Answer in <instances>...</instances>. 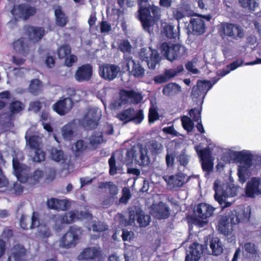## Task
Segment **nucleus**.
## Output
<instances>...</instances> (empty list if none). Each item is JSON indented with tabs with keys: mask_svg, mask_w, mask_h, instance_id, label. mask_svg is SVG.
Instances as JSON below:
<instances>
[{
	"mask_svg": "<svg viewBox=\"0 0 261 261\" xmlns=\"http://www.w3.org/2000/svg\"><path fill=\"white\" fill-rule=\"evenodd\" d=\"M39 139V136L37 135L30 136L28 139H27V141L31 149L35 150L40 148Z\"/></svg>",
	"mask_w": 261,
	"mask_h": 261,
	"instance_id": "nucleus-48",
	"label": "nucleus"
},
{
	"mask_svg": "<svg viewBox=\"0 0 261 261\" xmlns=\"http://www.w3.org/2000/svg\"><path fill=\"white\" fill-rule=\"evenodd\" d=\"M99 74L105 80H113L114 79V65L104 64L99 66Z\"/></svg>",
	"mask_w": 261,
	"mask_h": 261,
	"instance_id": "nucleus-24",
	"label": "nucleus"
},
{
	"mask_svg": "<svg viewBox=\"0 0 261 261\" xmlns=\"http://www.w3.org/2000/svg\"><path fill=\"white\" fill-rule=\"evenodd\" d=\"M228 181L218 179L214 183L213 188L215 192V199L221 205L222 208L229 206L231 202L227 198L235 196L238 192L239 187L233 184V179L230 176Z\"/></svg>",
	"mask_w": 261,
	"mask_h": 261,
	"instance_id": "nucleus-2",
	"label": "nucleus"
},
{
	"mask_svg": "<svg viewBox=\"0 0 261 261\" xmlns=\"http://www.w3.org/2000/svg\"><path fill=\"white\" fill-rule=\"evenodd\" d=\"M41 108L42 103L39 100L33 101L30 104L29 109L35 113L39 112Z\"/></svg>",
	"mask_w": 261,
	"mask_h": 261,
	"instance_id": "nucleus-57",
	"label": "nucleus"
},
{
	"mask_svg": "<svg viewBox=\"0 0 261 261\" xmlns=\"http://www.w3.org/2000/svg\"><path fill=\"white\" fill-rule=\"evenodd\" d=\"M215 208L211 205L202 203L199 204L197 208V215L198 217V224L201 226H203L207 222V218L211 217Z\"/></svg>",
	"mask_w": 261,
	"mask_h": 261,
	"instance_id": "nucleus-12",
	"label": "nucleus"
},
{
	"mask_svg": "<svg viewBox=\"0 0 261 261\" xmlns=\"http://www.w3.org/2000/svg\"><path fill=\"white\" fill-rule=\"evenodd\" d=\"M184 68L182 66H179L175 69H169L165 71L166 74L169 80L170 78L177 75L178 73L182 71Z\"/></svg>",
	"mask_w": 261,
	"mask_h": 261,
	"instance_id": "nucleus-53",
	"label": "nucleus"
},
{
	"mask_svg": "<svg viewBox=\"0 0 261 261\" xmlns=\"http://www.w3.org/2000/svg\"><path fill=\"white\" fill-rule=\"evenodd\" d=\"M220 33L221 36H227L235 40L243 38L245 34L244 31L241 27L232 23L224 24Z\"/></svg>",
	"mask_w": 261,
	"mask_h": 261,
	"instance_id": "nucleus-10",
	"label": "nucleus"
},
{
	"mask_svg": "<svg viewBox=\"0 0 261 261\" xmlns=\"http://www.w3.org/2000/svg\"><path fill=\"white\" fill-rule=\"evenodd\" d=\"M28 90L32 95H38L42 91V82L38 79L32 80L28 87Z\"/></svg>",
	"mask_w": 261,
	"mask_h": 261,
	"instance_id": "nucleus-32",
	"label": "nucleus"
},
{
	"mask_svg": "<svg viewBox=\"0 0 261 261\" xmlns=\"http://www.w3.org/2000/svg\"><path fill=\"white\" fill-rule=\"evenodd\" d=\"M113 186V182L111 181L109 182H99L98 187L99 189H108L110 190L111 194H112V197H113L114 194L111 192L112 187Z\"/></svg>",
	"mask_w": 261,
	"mask_h": 261,
	"instance_id": "nucleus-61",
	"label": "nucleus"
},
{
	"mask_svg": "<svg viewBox=\"0 0 261 261\" xmlns=\"http://www.w3.org/2000/svg\"><path fill=\"white\" fill-rule=\"evenodd\" d=\"M140 58L147 62L148 67L154 69L160 61V57L157 51L150 47L142 48L140 52Z\"/></svg>",
	"mask_w": 261,
	"mask_h": 261,
	"instance_id": "nucleus-9",
	"label": "nucleus"
},
{
	"mask_svg": "<svg viewBox=\"0 0 261 261\" xmlns=\"http://www.w3.org/2000/svg\"><path fill=\"white\" fill-rule=\"evenodd\" d=\"M195 149L201 161L214 159L209 148H205L202 149L200 146H196Z\"/></svg>",
	"mask_w": 261,
	"mask_h": 261,
	"instance_id": "nucleus-39",
	"label": "nucleus"
},
{
	"mask_svg": "<svg viewBox=\"0 0 261 261\" xmlns=\"http://www.w3.org/2000/svg\"><path fill=\"white\" fill-rule=\"evenodd\" d=\"M77 212L70 211L59 216V220L61 224H70L74 222L77 218Z\"/></svg>",
	"mask_w": 261,
	"mask_h": 261,
	"instance_id": "nucleus-38",
	"label": "nucleus"
},
{
	"mask_svg": "<svg viewBox=\"0 0 261 261\" xmlns=\"http://www.w3.org/2000/svg\"><path fill=\"white\" fill-rule=\"evenodd\" d=\"M12 166L14 175L16 176L17 179L21 182H25V176H23L22 174L25 169L26 166L20 164L17 158L13 159Z\"/></svg>",
	"mask_w": 261,
	"mask_h": 261,
	"instance_id": "nucleus-25",
	"label": "nucleus"
},
{
	"mask_svg": "<svg viewBox=\"0 0 261 261\" xmlns=\"http://www.w3.org/2000/svg\"><path fill=\"white\" fill-rule=\"evenodd\" d=\"M87 148V144L83 140H79L75 143V151L77 153H81Z\"/></svg>",
	"mask_w": 261,
	"mask_h": 261,
	"instance_id": "nucleus-52",
	"label": "nucleus"
},
{
	"mask_svg": "<svg viewBox=\"0 0 261 261\" xmlns=\"http://www.w3.org/2000/svg\"><path fill=\"white\" fill-rule=\"evenodd\" d=\"M120 49L123 51L130 50L131 46L127 41H123L119 45Z\"/></svg>",
	"mask_w": 261,
	"mask_h": 261,
	"instance_id": "nucleus-64",
	"label": "nucleus"
},
{
	"mask_svg": "<svg viewBox=\"0 0 261 261\" xmlns=\"http://www.w3.org/2000/svg\"><path fill=\"white\" fill-rule=\"evenodd\" d=\"M128 69L132 75L136 77H142L145 73L144 69L138 63H136L134 60L130 59L127 63Z\"/></svg>",
	"mask_w": 261,
	"mask_h": 261,
	"instance_id": "nucleus-30",
	"label": "nucleus"
},
{
	"mask_svg": "<svg viewBox=\"0 0 261 261\" xmlns=\"http://www.w3.org/2000/svg\"><path fill=\"white\" fill-rule=\"evenodd\" d=\"M210 246L212 250V253L215 255H218L223 251L222 244L218 238H213Z\"/></svg>",
	"mask_w": 261,
	"mask_h": 261,
	"instance_id": "nucleus-37",
	"label": "nucleus"
},
{
	"mask_svg": "<svg viewBox=\"0 0 261 261\" xmlns=\"http://www.w3.org/2000/svg\"><path fill=\"white\" fill-rule=\"evenodd\" d=\"M189 28L192 30L195 34L200 35L203 33L205 31V24L203 18L200 17L192 18Z\"/></svg>",
	"mask_w": 261,
	"mask_h": 261,
	"instance_id": "nucleus-28",
	"label": "nucleus"
},
{
	"mask_svg": "<svg viewBox=\"0 0 261 261\" xmlns=\"http://www.w3.org/2000/svg\"><path fill=\"white\" fill-rule=\"evenodd\" d=\"M93 75V67L89 63L83 64L77 68L74 78L79 82L89 81Z\"/></svg>",
	"mask_w": 261,
	"mask_h": 261,
	"instance_id": "nucleus-14",
	"label": "nucleus"
},
{
	"mask_svg": "<svg viewBox=\"0 0 261 261\" xmlns=\"http://www.w3.org/2000/svg\"><path fill=\"white\" fill-rule=\"evenodd\" d=\"M26 31L30 39L35 42L40 41L46 33L45 29L41 27L29 26Z\"/></svg>",
	"mask_w": 261,
	"mask_h": 261,
	"instance_id": "nucleus-21",
	"label": "nucleus"
},
{
	"mask_svg": "<svg viewBox=\"0 0 261 261\" xmlns=\"http://www.w3.org/2000/svg\"><path fill=\"white\" fill-rule=\"evenodd\" d=\"M214 159L201 161L202 169L206 173L212 172L214 168Z\"/></svg>",
	"mask_w": 261,
	"mask_h": 261,
	"instance_id": "nucleus-51",
	"label": "nucleus"
},
{
	"mask_svg": "<svg viewBox=\"0 0 261 261\" xmlns=\"http://www.w3.org/2000/svg\"><path fill=\"white\" fill-rule=\"evenodd\" d=\"M160 50L162 54L170 61L181 57L186 53V47L178 44H168L163 43L160 47Z\"/></svg>",
	"mask_w": 261,
	"mask_h": 261,
	"instance_id": "nucleus-6",
	"label": "nucleus"
},
{
	"mask_svg": "<svg viewBox=\"0 0 261 261\" xmlns=\"http://www.w3.org/2000/svg\"><path fill=\"white\" fill-rule=\"evenodd\" d=\"M244 250L250 254H253L255 252L254 245L252 243H246L244 245Z\"/></svg>",
	"mask_w": 261,
	"mask_h": 261,
	"instance_id": "nucleus-62",
	"label": "nucleus"
},
{
	"mask_svg": "<svg viewBox=\"0 0 261 261\" xmlns=\"http://www.w3.org/2000/svg\"><path fill=\"white\" fill-rule=\"evenodd\" d=\"M181 122L183 127L187 130L188 132L192 130L194 127V124L190 119L188 116H184L181 118Z\"/></svg>",
	"mask_w": 261,
	"mask_h": 261,
	"instance_id": "nucleus-50",
	"label": "nucleus"
},
{
	"mask_svg": "<svg viewBox=\"0 0 261 261\" xmlns=\"http://www.w3.org/2000/svg\"><path fill=\"white\" fill-rule=\"evenodd\" d=\"M67 56L64 59V64L68 67H70L73 66V64L76 63L77 61V57L73 54H70Z\"/></svg>",
	"mask_w": 261,
	"mask_h": 261,
	"instance_id": "nucleus-54",
	"label": "nucleus"
},
{
	"mask_svg": "<svg viewBox=\"0 0 261 261\" xmlns=\"http://www.w3.org/2000/svg\"><path fill=\"white\" fill-rule=\"evenodd\" d=\"M219 230L225 235L228 234L232 229V224H230L229 219L226 217H222L219 220L218 225Z\"/></svg>",
	"mask_w": 261,
	"mask_h": 261,
	"instance_id": "nucleus-33",
	"label": "nucleus"
},
{
	"mask_svg": "<svg viewBox=\"0 0 261 261\" xmlns=\"http://www.w3.org/2000/svg\"><path fill=\"white\" fill-rule=\"evenodd\" d=\"M13 230L8 227H5L2 233V237L3 239L7 240L12 238L13 237Z\"/></svg>",
	"mask_w": 261,
	"mask_h": 261,
	"instance_id": "nucleus-58",
	"label": "nucleus"
},
{
	"mask_svg": "<svg viewBox=\"0 0 261 261\" xmlns=\"http://www.w3.org/2000/svg\"><path fill=\"white\" fill-rule=\"evenodd\" d=\"M100 25L101 33H108L111 30V26L107 21H101Z\"/></svg>",
	"mask_w": 261,
	"mask_h": 261,
	"instance_id": "nucleus-60",
	"label": "nucleus"
},
{
	"mask_svg": "<svg viewBox=\"0 0 261 261\" xmlns=\"http://www.w3.org/2000/svg\"><path fill=\"white\" fill-rule=\"evenodd\" d=\"M148 117L150 123H153L159 119V115L155 108L151 107L149 109Z\"/></svg>",
	"mask_w": 261,
	"mask_h": 261,
	"instance_id": "nucleus-55",
	"label": "nucleus"
},
{
	"mask_svg": "<svg viewBox=\"0 0 261 261\" xmlns=\"http://www.w3.org/2000/svg\"><path fill=\"white\" fill-rule=\"evenodd\" d=\"M120 97L122 101L127 103H137L142 99V95L133 91L121 90Z\"/></svg>",
	"mask_w": 261,
	"mask_h": 261,
	"instance_id": "nucleus-23",
	"label": "nucleus"
},
{
	"mask_svg": "<svg viewBox=\"0 0 261 261\" xmlns=\"http://www.w3.org/2000/svg\"><path fill=\"white\" fill-rule=\"evenodd\" d=\"M73 101L70 97H61L53 105V109L57 114L63 116L67 114L72 108Z\"/></svg>",
	"mask_w": 261,
	"mask_h": 261,
	"instance_id": "nucleus-13",
	"label": "nucleus"
},
{
	"mask_svg": "<svg viewBox=\"0 0 261 261\" xmlns=\"http://www.w3.org/2000/svg\"><path fill=\"white\" fill-rule=\"evenodd\" d=\"M210 81H198L197 85L193 87L191 95L193 98H197L202 96L203 98L207 91L211 89L213 85Z\"/></svg>",
	"mask_w": 261,
	"mask_h": 261,
	"instance_id": "nucleus-15",
	"label": "nucleus"
},
{
	"mask_svg": "<svg viewBox=\"0 0 261 261\" xmlns=\"http://www.w3.org/2000/svg\"><path fill=\"white\" fill-rule=\"evenodd\" d=\"M246 194L250 197L261 195V179L259 178H252L247 184Z\"/></svg>",
	"mask_w": 261,
	"mask_h": 261,
	"instance_id": "nucleus-16",
	"label": "nucleus"
},
{
	"mask_svg": "<svg viewBox=\"0 0 261 261\" xmlns=\"http://www.w3.org/2000/svg\"><path fill=\"white\" fill-rule=\"evenodd\" d=\"M149 0H138L139 18L144 29L148 32L160 17V9L148 3Z\"/></svg>",
	"mask_w": 261,
	"mask_h": 261,
	"instance_id": "nucleus-3",
	"label": "nucleus"
},
{
	"mask_svg": "<svg viewBox=\"0 0 261 261\" xmlns=\"http://www.w3.org/2000/svg\"><path fill=\"white\" fill-rule=\"evenodd\" d=\"M71 53V48L69 44H64L59 47L57 50L59 59H63L67 57Z\"/></svg>",
	"mask_w": 261,
	"mask_h": 261,
	"instance_id": "nucleus-40",
	"label": "nucleus"
},
{
	"mask_svg": "<svg viewBox=\"0 0 261 261\" xmlns=\"http://www.w3.org/2000/svg\"><path fill=\"white\" fill-rule=\"evenodd\" d=\"M117 118L124 122L133 121L136 124H139L143 120L144 115L142 110L136 112L134 109H129L122 111L117 115Z\"/></svg>",
	"mask_w": 261,
	"mask_h": 261,
	"instance_id": "nucleus-11",
	"label": "nucleus"
},
{
	"mask_svg": "<svg viewBox=\"0 0 261 261\" xmlns=\"http://www.w3.org/2000/svg\"><path fill=\"white\" fill-rule=\"evenodd\" d=\"M56 24L60 27H65L68 21L67 17L61 8L59 7L55 10Z\"/></svg>",
	"mask_w": 261,
	"mask_h": 261,
	"instance_id": "nucleus-35",
	"label": "nucleus"
},
{
	"mask_svg": "<svg viewBox=\"0 0 261 261\" xmlns=\"http://www.w3.org/2000/svg\"><path fill=\"white\" fill-rule=\"evenodd\" d=\"M129 160L134 162L140 166H146L150 163L147 149L141 145H135L127 152Z\"/></svg>",
	"mask_w": 261,
	"mask_h": 261,
	"instance_id": "nucleus-5",
	"label": "nucleus"
},
{
	"mask_svg": "<svg viewBox=\"0 0 261 261\" xmlns=\"http://www.w3.org/2000/svg\"><path fill=\"white\" fill-rule=\"evenodd\" d=\"M44 176V172L42 170L40 169L35 170L32 174H30V175H27L25 176L26 178V182H29L30 184L32 185H35L39 183L41 179Z\"/></svg>",
	"mask_w": 261,
	"mask_h": 261,
	"instance_id": "nucleus-34",
	"label": "nucleus"
},
{
	"mask_svg": "<svg viewBox=\"0 0 261 261\" xmlns=\"http://www.w3.org/2000/svg\"><path fill=\"white\" fill-rule=\"evenodd\" d=\"M163 178L170 189L180 187L185 182V176L181 173L174 175L165 176Z\"/></svg>",
	"mask_w": 261,
	"mask_h": 261,
	"instance_id": "nucleus-22",
	"label": "nucleus"
},
{
	"mask_svg": "<svg viewBox=\"0 0 261 261\" xmlns=\"http://www.w3.org/2000/svg\"><path fill=\"white\" fill-rule=\"evenodd\" d=\"M204 252L203 246L197 243H194L190 247L185 261H198Z\"/></svg>",
	"mask_w": 261,
	"mask_h": 261,
	"instance_id": "nucleus-17",
	"label": "nucleus"
},
{
	"mask_svg": "<svg viewBox=\"0 0 261 261\" xmlns=\"http://www.w3.org/2000/svg\"><path fill=\"white\" fill-rule=\"evenodd\" d=\"M46 205L49 209L57 211H67L70 207L69 201L66 199H59L56 198L48 199Z\"/></svg>",
	"mask_w": 261,
	"mask_h": 261,
	"instance_id": "nucleus-19",
	"label": "nucleus"
},
{
	"mask_svg": "<svg viewBox=\"0 0 261 261\" xmlns=\"http://www.w3.org/2000/svg\"><path fill=\"white\" fill-rule=\"evenodd\" d=\"M13 48L16 53L26 56L29 51V46L25 38L21 37L13 43Z\"/></svg>",
	"mask_w": 261,
	"mask_h": 261,
	"instance_id": "nucleus-26",
	"label": "nucleus"
},
{
	"mask_svg": "<svg viewBox=\"0 0 261 261\" xmlns=\"http://www.w3.org/2000/svg\"><path fill=\"white\" fill-rule=\"evenodd\" d=\"M26 254V249L21 244H15L11 248V256L14 258L15 261H24Z\"/></svg>",
	"mask_w": 261,
	"mask_h": 261,
	"instance_id": "nucleus-29",
	"label": "nucleus"
},
{
	"mask_svg": "<svg viewBox=\"0 0 261 261\" xmlns=\"http://www.w3.org/2000/svg\"><path fill=\"white\" fill-rule=\"evenodd\" d=\"M146 148L150 150L152 154L160 153L162 150L163 145L155 140H151L149 141L145 146Z\"/></svg>",
	"mask_w": 261,
	"mask_h": 261,
	"instance_id": "nucleus-43",
	"label": "nucleus"
},
{
	"mask_svg": "<svg viewBox=\"0 0 261 261\" xmlns=\"http://www.w3.org/2000/svg\"><path fill=\"white\" fill-rule=\"evenodd\" d=\"M227 154L232 160L240 162L237 174L240 182L244 183L250 176L251 169L253 166L252 160L255 158V154L248 150H229L227 152Z\"/></svg>",
	"mask_w": 261,
	"mask_h": 261,
	"instance_id": "nucleus-1",
	"label": "nucleus"
},
{
	"mask_svg": "<svg viewBox=\"0 0 261 261\" xmlns=\"http://www.w3.org/2000/svg\"><path fill=\"white\" fill-rule=\"evenodd\" d=\"M74 124L72 122H70L64 125L62 128V134L65 139L70 140L73 136V126Z\"/></svg>",
	"mask_w": 261,
	"mask_h": 261,
	"instance_id": "nucleus-44",
	"label": "nucleus"
},
{
	"mask_svg": "<svg viewBox=\"0 0 261 261\" xmlns=\"http://www.w3.org/2000/svg\"><path fill=\"white\" fill-rule=\"evenodd\" d=\"M151 213L159 219H165L169 216V209L165 204L160 202L151 206Z\"/></svg>",
	"mask_w": 261,
	"mask_h": 261,
	"instance_id": "nucleus-20",
	"label": "nucleus"
},
{
	"mask_svg": "<svg viewBox=\"0 0 261 261\" xmlns=\"http://www.w3.org/2000/svg\"><path fill=\"white\" fill-rule=\"evenodd\" d=\"M136 218L140 227H146L150 222V217L149 215H145L139 207L133 206L129 208V220L126 223V225L134 224Z\"/></svg>",
	"mask_w": 261,
	"mask_h": 261,
	"instance_id": "nucleus-8",
	"label": "nucleus"
},
{
	"mask_svg": "<svg viewBox=\"0 0 261 261\" xmlns=\"http://www.w3.org/2000/svg\"><path fill=\"white\" fill-rule=\"evenodd\" d=\"M164 33L168 38H174L178 35V32L174 27L167 23H163Z\"/></svg>",
	"mask_w": 261,
	"mask_h": 261,
	"instance_id": "nucleus-41",
	"label": "nucleus"
},
{
	"mask_svg": "<svg viewBox=\"0 0 261 261\" xmlns=\"http://www.w3.org/2000/svg\"><path fill=\"white\" fill-rule=\"evenodd\" d=\"M11 12L16 18L27 20L36 14L37 9L28 4L23 3L14 5Z\"/></svg>",
	"mask_w": 261,
	"mask_h": 261,
	"instance_id": "nucleus-7",
	"label": "nucleus"
},
{
	"mask_svg": "<svg viewBox=\"0 0 261 261\" xmlns=\"http://www.w3.org/2000/svg\"><path fill=\"white\" fill-rule=\"evenodd\" d=\"M180 92V86L173 83H171L166 85L162 90L164 95L167 96H174L179 94Z\"/></svg>",
	"mask_w": 261,
	"mask_h": 261,
	"instance_id": "nucleus-31",
	"label": "nucleus"
},
{
	"mask_svg": "<svg viewBox=\"0 0 261 261\" xmlns=\"http://www.w3.org/2000/svg\"><path fill=\"white\" fill-rule=\"evenodd\" d=\"M100 254V251L96 247H88L84 249L79 255V258L83 260L93 259Z\"/></svg>",
	"mask_w": 261,
	"mask_h": 261,
	"instance_id": "nucleus-27",
	"label": "nucleus"
},
{
	"mask_svg": "<svg viewBox=\"0 0 261 261\" xmlns=\"http://www.w3.org/2000/svg\"><path fill=\"white\" fill-rule=\"evenodd\" d=\"M24 109V105L19 100L12 101L9 106V110L12 114H17Z\"/></svg>",
	"mask_w": 261,
	"mask_h": 261,
	"instance_id": "nucleus-42",
	"label": "nucleus"
},
{
	"mask_svg": "<svg viewBox=\"0 0 261 261\" xmlns=\"http://www.w3.org/2000/svg\"><path fill=\"white\" fill-rule=\"evenodd\" d=\"M130 190L127 188H123L122 190V196L120 198L119 202L121 203L126 204L130 199Z\"/></svg>",
	"mask_w": 261,
	"mask_h": 261,
	"instance_id": "nucleus-56",
	"label": "nucleus"
},
{
	"mask_svg": "<svg viewBox=\"0 0 261 261\" xmlns=\"http://www.w3.org/2000/svg\"><path fill=\"white\" fill-rule=\"evenodd\" d=\"M83 229L75 225L69 227L66 232L60 240V246L64 249L75 247L80 242L83 234Z\"/></svg>",
	"mask_w": 261,
	"mask_h": 261,
	"instance_id": "nucleus-4",
	"label": "nucleus"
},
{
	"mask_svg": "<svg viewBox=\"0 0 261 261\" xmlns=\"http://www.w3.org/2000/svg\"><path fill=\"white\" fill-rule=\"evenodd\" d=\"M103 141V133L100 132H94L91 136L89 144L94 149H96L98 145Z\"/></svg>",
	"mask_w": 261,
	"mask_h": 261,
	"instance_id": "nucleus-36",
	"label": "nucleus"
},
{
	"mask_svg": "<svg viewBox=\"0 0 261 261\" xmlns=\"http://www.w3.org/2000/svg\"><path fill=\"white\" fill-rule=\"evenodd\" d=\"M45 160V153L40 148L35 150V154L33 161L35 162L40 163Z\"/></svg>",
	"mask_w": 261,
	"mask_h": 261,
	"instance_id": "nucleus-49",
	"label": "nucleus"
},
{
	"mask_svg": "<svg viewBox=\"0 0 261 261\" xmlns=\"http://www.w3.org/2000/svg\"><path fill=\"white\" fill-rule=\"evenodd\" d=\"M99 119L93 114L87 113L79 121L80 125L86 130H92L99 125Z\"/></svg>",
	"mask_w": 261,
	"mask_h": 261,
	"instance_id": "nucleus-18",
	"label": "nucleus"
},
{
	"mask_svg": "<svg viewBox=\"0 0 261 261\" xmlns=\"http://www.w3.org/2000/svg\"><path fill=\"white\" fill-rule=\"evenodd\" d=\"M243 64V61L241 60H238L233 62L230 64L227 65L225 69L219 71L218 74L221 76H224L228 74L231 71L234 70L238 67L241 66Z\"/></svg>",
	"mask_w": 261,
	"mask_h": 261,
	"instance_id": "nucleus-45",
	"label": "nucleus"
},
{
	"mask_svg": "<svg viewBox=\"0 0 261 261\" xmlns=\"http://www.w3.org/2000/svg\"><path fill=\"white\" fill-rule=\"evenodd\" d=\"M50 156L53 160L59 162L63 160L64 152L61 150L53 148L50 151Z\"/></svg>",
	"mask_w": 261,
	"mask_h": 261,
	"instance_id": "nucleus-47",
	"label": "nucleus"
},
{
	"mask_svg": "<svg viewBox=\"0 0 261 261\" xmlns=\"http://www.w3.org/2000/svg\"><path fill=\"white\" fill-rule=\"evenodd\" d=\"M45 63L48 68H51L55 66V58L53 56H47L45 60Z\"/></svg>",
	"mask_w": 261,
	"mask_h": 261,
	"instance_id": "nucleus-63",
	"label": "nucleus"
},
{
	"mask_svg": "<svg viewBox=\"0 0 261 261\" xmlns=\"http://www.w3.org/2000/svg\"><path fill=\"white\" fill-rule=\"evenodd\" d=\"M190 117L195 121H198L201 118L200 111L198 109H192L189 112Z\"/></svg>",
	"mask_w": 261,
	"mask_h": 261,
	"instance_id": "nucleus-59",
	"label": "nucleus"
},
{
	"mask_svg": "<svg viewBox=\"0 0 261 261\" xmlns=\"http://www.w3.org/2000/svg\"><path fill=\"white\" fill-rule=\"evenodd\" d=\"M241 6L250 10H254L258 7L256 0H240Z\"/></svg>",
	"mask_w": 261,
	"mask_h": 261,
	"instance_id": "nucleus-46",
	"label": "nucleus"
}]
</instances>
